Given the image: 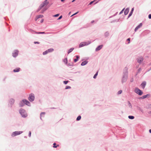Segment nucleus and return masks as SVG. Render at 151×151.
I'll return each instance as SVG.
<instances>
[{"label":"nucleus","instance_id":"31","mask_svg":"<svg viewBox=\"0 0 151 151\" xmlns=\"http://www.w3.org/2000/svg\"><path fill=\"white\" fill-rule=\"evenodd\" d=\"M47 53H48L47 50H46V51H45V52H43V55H45Z\"/></svg>","mask_w":151,"mask_h":151},{"label":"nucleus","instance_id":"33","mask_svg":"<svg viewBox=\"0 0 151 151\" xmlns=\"http://www.w3.org/2000/svg\"><path fill=\"white\" fill-rule=\"evenodd\" d=\"M59 14H57L53 15V17H58L59 16Z\"/></svg>","mask_w":151,"mask_h":151},{"label":"nucleus","instance_id":"4","mask_svg":"<svg viewBox=\"0 0 151 151\" xmlns=\"http://www.w3.org/2000/svg\"><path fill=\"white\" fill-rule=\"evenodd\" d=\"M22 132H23L21 131H15L12 133V136L14 137L17 135H19L21 134Z\"/></svg>","mask_w":151,"mask_h":151},{"label":"nucleus","instance_id":"24","mask_svg":"<svg viewBox=\"0 0 151 151\" xmlns=\"http://www.w3.org/2000/svg\"><path fill=\"white\" fill-rule=\"evenodd\" d=\"M36 34H45V32H36Z\"/></svg>","mask_w":151,"mask_h":151},{"label":"nucleus","instance_id":"43","mask_svg":"<svg viewBox=\"0 0 151 151\" xmlns=\"http://www.w3.org/2000/svg\"><path fill=\"white\" fill-rule=\"evenodd\" d=\"M148 18L149 19H151V14H150L148 15Z\"/></svg>","mask_w":151,"mask_h":151},{"label":"nucleus","instance_id":"37","mask_svg":"<svg viewBox=\"0 0 151 151\" xmlns=\"http://www.w3.org/2000/svg\"><path fill=\"white\" fill-rule=\"evenodd\" d=\"M71 88V87L70 86H66L65 89H69V88Z\"/></svg>","mask_w":151,"mask_h":151},{"label":"nucleus","instance_id":"22","mask_svg":"<svg viewBox=\"0 0 151 151\" xmlns=\"http://www.w3.org/2000/svg\"><path fill=\"white\" fill-rule=\"evenodd\" d=\"M53 50H54L52 48L49 49L47 50L48 52H52L53 51Z\"/></svg>","mask_w":151,"mask_h":151},{"label":"nucleus","instance_id":"42","mask_svg":"<svg viewBox=\"0 0 151 151\" xmlns=\"http://www.w3.org/2000/svg\"><path fill=\"white\" fill-rule=\"evenodd\" d=\"M79 57H77V58L75 59L74 60V61L75 62H76L78 60V58H79Z\"/></svg>","mask_w":151,"mask_h":151},{"label":"nucleus","instance_id":"20","mask_svg":"<svg viewBox=\"0 0 151 151\" xmlns=\"http://www.w3.org/2000/svg\"><path fill=\"white\" fill-rule=\"evenodd\" d=\"M74 49L73 48H71L69 49L68 51V53L69 54L70 52H71Z\"/></svg>","mask_w":151,"mask_h":151},{"label":"nucleus","instance_id":"17","mask_svg":"<svg viewBox=\"0 0 151 151\" xmlns=\"http://www.w3.org/2000/svg\"><path fill=\"white\" fill-rule=\"evenodd\" d=\"M109 35V33L107 31L105 32L104 34V36L105 37H107Z\"/></svg>","mask_w":151,"mask_h":151},{"label":"nucleus","instance_id":"55","mask_svg":"<svg viewBox=\"0 0 151 151\" xmlns=\"http://www.w3.org/2000/svg\"><path fill=\"white\" fill-rule=\"evenodd\" d=\"M62 2H64L65 0H60Z\"/></svg>","mask_w":151,"mask_h":151},{"label":"nucleus","instance_id":"19","mask_svg":"<svg viewBox=\"0 0 151 151\" xmlns=\"http://www.w3.org/2000/svg\"><path fill=\"white\" fill-rule=\"evenodd\" d=\"M45 114V112H42L41 113L40 115V118L41 119H42V117L44 116Z\"/></svg>","mask_w":151,"mask_h":151},{"label":"nucleus","instance_id":"28","mask_svg":"<svg viewBox=\"0 0 151 151\" xmlns=\"http://www.w3.org/2000/svg\"><path fill=\"white\" fill-rule=\"evenodd\" d=\"M53 147L54 148H56L57 147L59 146L58 145L57 146H56L55 145H56V144L55 143H53Z\"/></svg>","mask_w":151,"mask_h":151},{"label":"nucleus","instance_id":"11","mask_svg":"<svg viewBox=\"0 0 151 151\" xmlns=\"http://www.w3.org/2000/svg\"><path fill=\"white\" fill-rule=\"evenodd\" d=\"M42 3L44 6H46L48 4L49 2L47 1V0H45Z\"/></svg>","mask_w":151,"mask_h":151},{"label":"nucleus","instance_id":"2","mask_svg":"<svg viewBox=\"0 0 151 151\" xmlns=\"http://www.w3.org/2000/svg\"><path fill=\"white\" fill-rule=\"evenodd\" d=\"M91 43V42L89 41L88 42H84L81 43L79 45V47H81L85 46Z\"/></svg>","mask_w":151,"mask_h":151},{"label":"nucleus","instance_id":"23","mask_svg":"<svg viewBox=\"0 0 151 151\" xmlns=\"http://www.w3.org/2000/svg\"><path fill=\"white\" fill-rule=\"evenodd\" d=\"M133 12H131V11L130 12L129 14V15L128 16V18H127V19L129 18L130 16H132V13H133Z\"/></svg>","mask_w":151,"mask_h":151},{"label":"nucleus","instance_id":"1","mask_svg":"<svg viewBox=\"0 0 151 151\" xmlns=\"http://www.w3.org/2000/svg\"><path fill=\"white\" fill-rule=\"evenodd\" d=\"M19 113L23 117H26L27 116V114L26 113L25 110L23 109H20Z\"/></svg>","mask_w":151,"mask_h":151},{"label":"nucleus","instance_id":"40","mask_svg":"<svg viewBox=\"0 0 151 151\" xmlns=\"http://www.w3.org/2000/svg\"><path fill=\"white\" fill-rule=\"evenodd\" d=\"M122 90H120L118 92V94H120L121 93H122Z\"/></svg>","mask_w":151,"mask_h":151},{"label":"nucleus","instance_id":"51","mask_svg":"<svg viewBox=\"0 0 151 151\" xmlns=\"http://www.w3.org/2000/svg\"><path fill=\"white\" fill-rule=\"evenodd\" d=\"M134 8H132V9H131V11L132 12H133V11H134Z\"/></svg>","mask_w":151,"mask_h":151},{"label":"nucleus","instance_id":"10","mask_svg":"<svg viewBox=\"0 0 151 151\" xmlns=\"http://www.w3.org/2000/svg\"><path fill=\"white\" fill-rule=\"evenodd\" d=\"M129 8H127L125 10L124 12V14L125 15H127L128 13L129 12Z\"/></svg>","mask_w":151,"mask_h":151},{"label":"nucleus","instance_id":"56","mask_svg":"<svg viewBox=\"0 0 151 151\" xmlns=\"http://www.w3.org/2000/svg\"><path fill=\"white\" fill-rule=\"evenodd\" d=\"M76 1V0H73L72 1V2H73L74 1Z\"/></svg>","mask_w":151,"mask_h":151},{"label":"nucleus","instance_id":"35","mask_svg":"<svg viewBox=\"0 0 151 151\" xmlns=\"http://www.w3.org/2000/svg\"><path fill=\"white\" fill-rule=\"evenodd\" d=\"M148 95H144L142 97V99H144L146 98Z\"/></svg>","mask_w":151,"mask_h":151},{"label":"nucleus","instance_id":"9","mask_svg":"<svg viewBox=\"0 0 151 151\" xmlns=\"http://www.w3.org/2000/svg\"><path fill=\"white\" fill-rule=\"evenodd\" d=\"M103 45H100L98 46L96 49V51H97L100 50L103 47Z\"/></svg>","mask_w":151,"mask_h":151},{"label":"nucleus","instance_id":"30","mask_svg":"<svg viewBox=\"0 0 151 151\" xmlns=\"http://www.w3.org/2000/svg\"><path fill=\"white\" fill-rule=\"evenodd\" d=\"M81 116H78L76 120L77 121H79L81 119Z\"/></svg>","mask_w":151,"mask_h":151},{"label":"nucleus","instance_id":"46","mask_svg":"<svg viewBox=\"0 0 151 151\" xmlns=\"http://www.w3.org/2000/svg\"><path fill=\"white\" fill-rule=\"evenodd\" d=\"M130 38H128L127 40V41H129V42H128L129 43V42H130Z\"/></svg>","mask_w":151,"mask_h":151},{"label":"nucleus","instance_id":"25","mask_svg":"<svg viewBox=\"0 0 151 151\" xmlns=\"http://www.w3.org/2000/svg\"><path fill=\"white\" fill-rule=\"evenodd\" d=\"M30 32L32 33H36V32L35 31H34L32 29H30Z\"/></svg>","mask_w":151,"mask_h":151},{"label":"nucleus","instance_id":"58","mask_svg":"<svg viewBox=\"0 0 151 151\" xmlns=\"http://www.w3.org/2000/svg\"><path fill=\"white\" fill-rule=\"evenodd\" d=\"M74 57H79L78 55H76Z\"/></svg>","mask_w":151,"mask_h":151},{"label":"nucleus","instance_id":"49","mask_svg":"<svg viewBox=\"0 0 151 151\" xmlns=\"http://www.w3.org/2000/svg\"><path fill=\"white\" fill-rule=\"evenodd\" d=\"M43 21H44V19H42L40 21V22L41 23H42V22H43Z\"/></svg>","mask_w":151,"mask_h":151},{"label":"nucleus","instance_id":"12","mask_svg":"<svg viewBox=\"0 0 151 151\" xmlns=\"http://www.w3.org/2000/svg\"><path fill=\"white\" fill-rule=\"evenodd\" d=\"M146 83L145 82H143L141 85V86L143 88V89H144L145 85H146Z\"/></svg>","mask_w":151,"mask_h":151},{"label":"nucleus","instance_id":"34","mask_svg":"<svg viewBox=\"0 0 151 151\" xmlns=\"http://www.w3.org/2000/svg\"><path fill=\"white\" fill-rule=\"evenodd\" d=\"M124 8L119 13V14H122V13L123 12V11H124Z\"/></svg>","mask_w":151,"mask_h":151},{"label":"nucleus","instance_id":"53","mask_svg":"<svg viewBox=\"0 0 151 151\" xmlns=\"http://www.w3.org/2000/svg\"><path fill=\"white\" fill-rule=\"evenodd\" d=\"M78 12H77L76 13H75V14H73V15H72L71 16H73V15H75V14H77Z\"/></svg>","mask_w":151,"mask_h":151},{"label":"nucleus","instance_id":"29","mask_svg":"<svg viewBox=\"0 0 151 151\" xmlns=\"http://www.w3.org/2000/svg\"><path fill=\"white\" fill-rule=\"evenodd\" d=\"M129 118L130 119H133L134 118V117L133 116H128Z\"/></svg>","mask_w":151,"mask_h":151},{"label":"nucleus","instance_id":"50","mask_svg":"<svg viewBox=\"0 0 151 151\" xmlns=\"http://www.w3.org/2000/svg\"><path fill=\"white\" fill-rule=\"evenodd\" d=\"M117 13H118L117 12H116L115 14H114L113 15V16H115L116 15V14H117Z\"/></svg>","mask_w":151,"mask_h":151},{"label":"nucleus","instance_id":"14","mask_svg":"<svg viewBox=\"0 0 151 151\" xmlns=\"http://www.w3.org/2000/svg\"><path fill=\"white\" fill-rule=\"evenodd\" d=\"M20 70V68H17L13 70V71L14 72H17L19 71Z\"/></svg>","mask_w":151,"mask_h":151},{"label":"nucleus","instance_id":"21","mask_svg":"<svg viewBox=\"0 0 151 151\" xmlns=\"http://www.w3.org/2000/svg\"><path fill=\"white\" fill-rule=\"evenodd\" d=\"M47 8L46 7H44L42 10V12H41V13H43L44 12H45L47 10Z\"/></svg>","mask_w":151,"mask_h":151},{"label":"nucleus","instance_id":"27","mask_svg":"<svg viewBox=\"0 0 151 151\" xmlns=\"http://www.w3.org/2000/svg\"><path fill=\"white\" fill-rule=\"evenodd\" d=\"M37 16L38 17V18H42L43 17V16L42 15L40 14L37 15Z\"/></svg>","mask_w":151,"mask_h":151},{"label":"nucleus","instance_id":"44","mask_svg":"<svg viewBox=\"0 0 151 151\" xmlns=\"http://www.w3.org/2000/svg\"><path fill=\"white\" fill-rule=\"evenodd\" d=\"M34 43L35 44H40V42H38L35 41V42H34Z\"/></svg>","mask_w":151,"mask_h":151},{"label":"nucleus","instance_id":"5","mask_svg":"<svg viewBox=\"0 0 151 151\" xmlns=\"http://www.w3.org/2000/svg\"><path fill=\"white\" fill-rule=\"evenodd\" d=\"M135 92L139 95H141L142 94V91L137 88H135Z\"/></svg>","mask_w":151,"mask_h":151},{"label":"nucleus","instance_id":"48","mask_svg":"<svg viewBox=\"0 0 151 151\" xmlns=\"http://www.w3.org/2000/svg\"><path fill=\"white\" fill-rule=\"evenodd\" d=\"M38 19H39V18H38V17L37 16L35 18V21H37Z\"/></svg>","mask_w":151,"mask_h":151},{"label":"nucleus","instance_id":"52","mask_svg":"<svg viewBox=\"0 0 151 151\" xmlns=\"http://www.w3.org/2000/svg\"><path fill=\"white\" fill-rule=\"evenodd\" d=\"M114 17V16H113V15H112V16H110V17H109V18H111L112 17Z\"/></svg>","mask_w":151,"mask_h":151},{"label":"nucleus","instance_id":"3","mask_svg":"<svg viewBox=\"0 0 151 151\" xmlns=\"http://www.w3.org/2000/svg\"><path fill=\"white\" fill-rule=\"evenodd\" d=\"M22 102L28 106H29L30 105V103L26 99H23L20 104V105L21 106H23V105L22 104Z\"/></svg>","mask_w":151,"mask_h":151},{"label":"nucleus","instance_id":"38","mask_svg":"<svg viewBox=\"0 0 151 151\" xmlns=\"http://www.w3.org/2000/svg\"><path fill=\"white\" fill-rule=\"evenodd\" d=\"M128 104H129V106L130 108H132V106L131 104V103H130V102L129 101L128 102Z\"/></svg>","mask_w":151,"mask_h":151},{"label":"nucleus","instance_id":"15","mask_svg":"<svg viewBox=\"0 0 151 151\" xmlns=\"http://www.w3.org/2000/svg\"><path fill=\"white\" fill-rule=\"evenodd\" d=\"M127 79V76H124L122 79V82H124L126 81Z\"/></svg>","mask_w":151,"mask_h":151},{"label":"nucleus","instance_id":"32","mask_svg":"<svg viewBox=\"0 0 151 151\" xmlns=\"http://www.w3.org/2000/svg\"><path fill=\"white\" fill-rule=\"evenodd\" d=\"M98 72H97V73L94 75V76L93 77L94 78H96V76H97L98 75Z\"/></svg>","mask_w":151,"mask_h":151},{"label":"nucleus","instance_id":"54","mask_svg":"<svg viewBox=\"0 0 151 151\" xmlns=\"http://www.w3.org/2000/svg\"><path fill=\"white\" fill-rule=\"evenodd\" d=\"M94 22V20H92V21H91V23H93Z\"/></svg>","mask_w":151,"mask_h":151},{"label":"nucleus","instance_id":"6","mask_svg":"<svg viewBox=\"0 0 151 151\" xmlns=\"http://www.w3.org/2000/svg\"><path fill=\"white\" fill-rule=\"evenodd\" d=\"M35 99L34 94L32 93L30 94L28 98L29 100L30 101H33Z\"/></svg>","mask_w":151,"mask_h":151},{"label":"nucleus","instance_id":"16","mask_svg":"<svg viewBox=\"0 0 151 151\" xmlns=\"http://www.w3.org/2000/svg\"><path fill=\"white\" fill-rule=\"evenodd\" d=\"M88 62L86 61H84L82 62L81 63V65L83 66L86 65L87 63Z\"/></svg>","mask_w":151,"mask_h":151},{"label":"nucleus","instance_id":"13","mask_svg":"<svg viewBox=\"0 0 151 151\" xmlns=\"http://www.w3.org/2000/svg\"><path fill=\"white\" fill-rule=\"evenodd\" d=\"M143 60V58L142 57H140L137 60L138 62L139 63H140L142 62Z\"/></svg>","mask_w":151,"mask_h":151},{"label":"nucleus","instance_id":"26","mask_svg":"<svg viewBox=\"0 0 151 151\" xmlns=\"http://www.w3.org/2000/svg\"><path fill=\"white\" fill-rule=\"evenodd\" d=\"M44 6L43 4L42 3V4H40V5L39 6L40 7V8L42 9Z\"/></svg>","mask_w":151,"mask_h":151},{"label":"nucleus","instance_id":"18","mask_svg":"<svg viewBox=\"0 0 151 151\" xmlns=\"http://www.w3.org/2000/svg\"><path fill=\"white\" fill-rule=\"evenodd\" d=\"M119 19H116L112 21H111V23H114V22H118L119 21Z\"/></svg>","mask_w":151,"mask_h":151},{"label":"nucleus","instance_id":"57","mask_svg":"<svg viewBox=\"0 0 151 151\" xmlns=\"http://www.w3.org/2000/svg\"><path fill=\"white\" fill-rule=\"evenodd\" d=\"M149 132L150 133H151V129L149 130Z\"/></svg>","mask_w":151,"mask_h":151},{"label":"nucleus","instance_id":"41","mask_svg":"<svg viewBox=\"0 0 151 151\" xmlns=\"http://www.w3.org/2000/svg\"><path fill=\"white\" fill-rule=\"evenodd\" d=\"M68 82V81H63V83L65 84H66Z\"/></svg>","mask_w":151,"mask_h":151},{"label":"nucleus","instance_id":"36","mask_svg":"<svg viewBox=\"0 0 151 151\" xmlns=\"http://www.w3.org/2000/svg\"><path fill=\"white\" fill-rule=\"evenodd\" d=\"M95 1V0H94V1H91L89 4L88 5H91L92 4L93 2H94V1Z\"/></svg>","mask_w":151,"mask_h":151},{"label":"nucleus","instance_id":"45","mask_svg":"<svg viewBox=\"0 0 151 151\" xmlns=\"http://www.w3.org/2000/svg\"><path fill=\"white\" fill-rule=\"evenodd\" d=\"M41 9V8H40V7H39L38 9H37V12H39Z\"/></svg>","mask_w":151,"mask_h":151},{"label":"nucleus","instance_id":"8","mask_svg":"<svg viewBox=\"0 0 151 151\" xmlns=\"http://www.w3.org/2000/svg\"><path fill=\"white\" fill-rule=\"evenodd\" d=\"M142 25V23H140L139 25L137 26L134 29V31L136 32L137 30L141 27Z\"/></svg>","mask_w":151,"mask_h":151},{"label":"nucleus","instance_id":"59","mask_svg":"<svg viewBox=\"0 0 151 151\" xmlns=\"http://www.w3.org/2000/svg\"><path fill=\"white\" fill-rule=\"evenodd\" d=\"M70 12L69 13V14H70Z\"/></svg>","mask_w":151,"mask_h":151},{"label":"nucleus","instance_id":"47","mask_svg":"<svg viewBox=\"0 0 151 151\" xmlns=\"http://www.w3.org/2000/svg\"><path fill=\"white\" fill-rule=\"evenodd\" d=\"M31 132L30 131L29 132V137H30L31 136Z\"/></svg>","mask_w":151,"mask_h":151},{"label":"nucleus","instance_id":"39","mask_svg":"<svg viewBox=\"0 0 151 151\" xmlns=\"http://www.w3.org/2000/svg\"><path fill=\"white\" fill-rule=\"evenodd\" d=\"M62 18V16L61 15L59 17V18L58 19H57L60 20V19H61Z\"/></svg>","mask_w":151,"mask_h":151},{"label":"nucleus","instance_id":"7","mask_svg":"<svg viewBox=\"0 0 151 151\" xmlns=\"http://www.w3.org/2000/svg\"><path fill=\"white\" fill-rule=\"evenodd\" d=\"M19 51L17 50H15L14 52L12 53L13 57H17L18 56Z\"/></svg>","mask_w":151,"mask_h":151}]
</instances>
